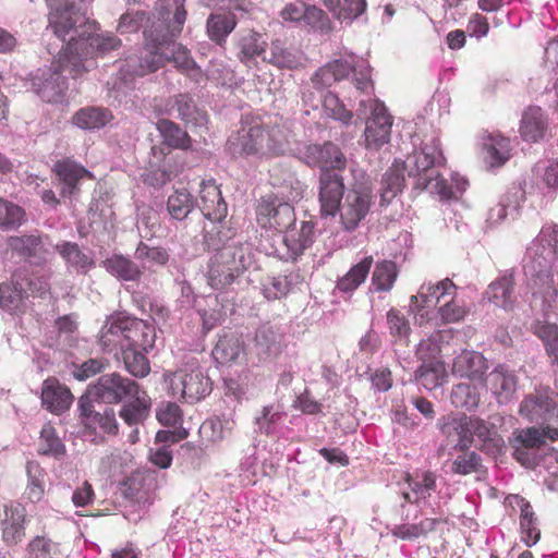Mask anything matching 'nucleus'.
Returning <instances> with one entry per match:
<instances>
[{
  "label": "nucleus",
  "instance_id": "61",
  "mask_svg": "<svg viewBox=\"0 0 558 558\" xmlns=\"http://www.w3.org/2000/svg\"><path fill=\"white\" fill-rule=\"evenodd\" d=\"M452 460L450 471L456 475H469L477 473L482 469V457L476 451H459Z\"/></svg>",
  "mask_w": 558,
  "mask_h": 558
},
{
  "label": "nucleus",
  "instance_id": "8",
  "mask_svg": "<svg viewBox=\"0 0 558 558\" xmlns=\"http://www.w3.org/2000/svg\"><path fill=\"white\" fill-rule=\"evenodd\" d=\"M337 209L342 228L347 232L354 231L360 222L368 215L373 201V185L371 180L360 172L354 174V181L347 189V193Z\"/></svg>",
  "mask_w": 558,
  "mask_h": 558
},
{
  "label": "nucleus",
  "instance_id": "7",
  "mask_svg": "<svg viewBox=\"0 0 558 558\" xmlns=\"http://www.w3.org/2000/svg\"><path fill=\"white\" fill-rule=\"evenodd\" d=\"M185 21L186 10L173 13L171 23L168 24V29L162 33L165 38L156 43L154 48L161 49L162 66L167 61L172 62L182 74L189 76L194 82H199L203 75L199 65L191 57L190 51L175 41V38L183 29Z\"/></svg>",
  "mask_w": 558,
  "mask_h": 558
},
{
  "label": "nucleus",
  "instance_id": "28",
  "mask_svg": "<svg viewBox=\"0 0 558 558\" xmlns=\"http://www.w3.org/2000/svg\"><path fill=\"white\" fill-rule=\"evenodd\" d=\"M328 65L335 72L338 82L352 74L356 89L366 92L372 87L371 66L364 60L356 61L354 57L350 56V60L335 59L328 62Z\"/></svg>",
  "mask_w": 558,
  "mask_h": 558
},
{
  "label": "nucleus",
  "instance_id": "22",
  "mask_svg": "<svg viewBox=\"0 0 558 558\" xmlns=\"http://www.w3.org/2000/svg\"><path fill=\"white\" fill-rule=\"evenodd\" d=\"M437 426L448 445H452L453 450L466 451L472 447L466 414L444 415L438 420Z\"/></svg>",
  "mask_w": 558,
  "mask_h": 558
},
{
  "label": "nucleus",
  "instance_id": "51",
  "mask_svg": "<svg viewBox=\"0 0 558 558\" xmlns=\"http://www.w3.org/2000/svg\"><path fill=\"white\" fill-rule=\"evenodd\" d=\"M520 529H521V537L522 541L526 544V546L531 547L535 545L539 537L541 531L537 527V518L532 509V506L524 498L520 499Z\"/></svg>",
  "mask_w": 558,
  "mask_h": 558
},
{
  "label": "nucleus",
  "instance_id": "57",
  "mask_svg": "<svg viewBox=\"0 0 558 558\" xmlns=\"http://www.w3.org/2000/svg\"><path fill=\"white\" fill-rule=\"evenodd\" d=\"M25 220L26 213L21 206L0 198V230H16L25 222Z\"/></svg>",
  "mask_w": 558,
  "mask_h": 558
},
{
  "label": "nucleus",
  "instance_id": "18",
  "mask_svg": "<svg viewBox=\"0 0 558 558\" xmlns=\"http://www.w3.org/2000/svg\"><path fill=\"white\" fill-rule=\"evenodd\" d=\"M170 387L174 396L180 392L185 402L195 403L210 393L213 384L208 375L201 367H196L190 372L177 373Z\"/></svg>",
  "mask_w": 558,
  "mask_h": 558
},
{
  "label": "nucleus",
  "instance_id": "3",
  "mask_svg": "<svg viewBox=\"0 0 558 558\" xmlns=\"http://www.w3.org/2000/svg\"><path fill=\"white\" fill-rule=\"evenodd\" d=\"M524 276L533 302L546 314L558 296V225H545L526 250Z\"/></svg>",
  "mask_w": 558,
  "mask_h": 558
},
{
  "label": "nucleus",
  "instance_id": "4",
  "mask_svg": "<svg viewBox=\"0 0 558 558\" xmlns=\"http://www.w3.org/2000/svg\"><path fill=\"white\" fill-rule=\"evenodd\" d=\"M155 341L154 323L124 313H117L108 317L99 336V344L108 353L118 348L151 350Z\"/></svg>",
  "mask_w": 558,
  "mask_h": 558
},
{
  "label": "nucleus",
  "instance_id": "23",
  "mask_svg": "<svg viewBox=\"0 0 558 558\" xmlns=\"http://www.w3.org/2000/svg\"><path fill=\"white\" fill-rule=\"evenodd\" d=\"M514 286V270L507 269L488 284L483 293V300L507 312L513 311L517 303Z\"/></svg>",
  "mask_w": 558,
  "mask_h": 558
},
{
  "label": "nucleus",
  "instance_id": "38",
  "mask_svg": "<svg viewBox=\"0 0 558 558\" xmlns=\"http://www.w3.org/2000/svg\"><path fill=\"white\" fill-rule=\"evenodd\" d=\"M28 292H25L14 272L9 281L0 284V308L9 314L23 312Z\"/></svg>",
  "mask_w": 558,
  "mask_h": 558
},
{
  "label": "nucleus",
  "instance_id": "36",
  "mask_svg": "<svg viewBox=\"0 0 558 558\" xmlns=\"http://www.w3.org/2000/svg\"><path fill=\"white\" fill-rule=\"evenodd\" d=\"M121 403L119 416L130 427L143 424L149 416L151 401L144 390H140L136 397H131Z\"/></svg>",
  "mask_w": 558,
  "mask_h": 558
},
{
  "label": "nucleus",
  "instance_id": "34",
  "mask_svg": "<svg viewBox=\"0 0 558 558\" xmlns=\"http://www.w3.org/2000/svg\"><path fill=\"white\" fill-rule=\"evenodd\" d=\"M263 61L278 69L295 70L303 65L304 57L298 48L276 39L270 44L269 57L264 56Z\"/></svg>",
  "mask_w": 558,
  "mask_h": 558
},
{
  "label": "nucleus",
  "instance_id": "64",
  "mask_svg": "<svg viewBox=\"0 0 558 558\" xmlns=\"http://www.w3.org/2000/svg\"><path fill=\"white\" fill-rule=\"evenodd\" d=\"M28 558H54L58 553V544L50 538L37 535L27 545Z\"/></svg>",
  "mask_w": 558,
  "mask_h": 558
},
{
  "label": "nucleus",
  "instance_id": "60",
  "mask_svg": "<svg viewBox=\"0 0 558 558\" xmlns=\"http://www.w3.org/2000/svg\"><path fill=\"white\" fill-rule=\"evenodd\" d=\"M492 167H500L510 158V140L500 135L489 136L484 144Z\"/></svg>",
  "mask_w": 558,
  "mask_h": 558
},
{
  "label": "nucleus",
  "instance_id": "43",
  "mask_svg": "<svg viewBox=\"0 0 558 558\" xmlns=\"http://www.w3.org/2000/svg\"><path fill=\"white\" fill-rule=\"evenodd\" d=\"M204 244L209 252L221 253L223 248L234 246L241 250H247L241 238L236 236L231 228L215 226L210 231L204 234Z\"/></svg>",
  "mask_w": 558,
  "mask_h": 558
},
{
  "label": "nucleus",
  "instance_id": "50",
  "mask_svg": "<svg viewBox=\"0 0 558 558\" xmlns=\"http://www.w3.org/2000/svg\"><path fill=\"white\" fill-rule=\"evenodd\" d=\"M417 384L422 385L427 390H433L439 387L445 378V365L440 360H430L422 362L414 373Z\"/></svg>",
  "mask_w": 558,
  "mask_h": 558
},
{
  "label": "nucleus",
  "instance_id": "54",
  "mask_svg": "<svg viewBox=\"0 0 558 558\" xmlns=\"http://www.w3.org/2000/svg\"><path fill=\"white\" fill-rule=\"evenodd\" d=\"M451 404L457 409L474 411L480 404V391L475 385L460 383L452 387L450 393Z\"/></svg>",
  "mask_w": 558,
  "mask_h": 558
},
{
  "label": "nucleus",
  "instance_id": "9",
  "mask_svg": "<svg viewBox=\"0 0 558 558\" xmlns=\"http://www.w3.org/2000/svg\"><path fill=\"white\" fill-rule=\"evenodd\" d=\"M251 264L247 250L234 246L216 253L208 262L207 281L216 290H223L236 282Z\"/></svg>",
  "mask_w": 558,
  "mask_h": 558
},
{
  "label": "nucleus",
  "instance_id": "40",
  "mask_svg": "<svg viewBox=\"0 0 558 558\" xmlns=\"http://www.w3.org/2000/svg\"><path fill=\"white\" fill-rule=\"evenodd\" d=\"M493 393L505 401H509L518 388L515 372L506 364H498L488 375Z\"/></svg>",
  "mask_w": 558,
  "mask_h": 558
},
{
  "label": "nucleus",
  "instance_id": "47",
  "mask_svg": "<svg viewBox=\"0 0 558 558\" xmlns=\"http://www.w3.org/2000/svg\"><path fill=\"white\" fill-rule=\"evenodd\" d=\"M546 118L539 107H530L524 111L520 125V133L524 141L538 142L545 135Z\"/></svg>",
  "mask_w": 558,
  "mask_h": 558
},
{
  "label": "nucleus",
  "instance_id": "33",
  "mask_svg": "<svg viewBox=\"0 0 558 558\" xmlns=\"http://www.w3.org/2000/svg\"><path fill=\"white\" fill-rule=\"evenodd\" d=\"M8 248L19 257L39 264L44 251V242L38 232L21 235H10L7 241Z\"/></svg>",
  "mask_w": 558,
  "mask_h": 558
},
{
  "label": "nucleus",
  "instance_id": "44",
  "mask_svg": "<svg viewBox=\"0 0 558 558\" xmlns=\"http://www.w3.org/2000/svg\"><path fill=\"white\" fill-rule=\"evenodd\" d=\"M236 24L238 20L234 13H210L206 21L207 35L210 40L219 46H223Z\"/></svg>",
  "mask_w": 558,
  "mask_h": 558
},
{
  "label": "nucleus",
  "instance_id": "17",
  "mask_svg": "<svg viewBox=\"0 0 558 558\" xmlns=\"http://www.w3.org/2000/svg\"><path fill=\"white\" fill-rule=\"evenodd\" d=\"M342 170H323L318 175V202L322 218H335L347 193Z\"/></svg>",
  "mask_w": 558,
  "mask_h": 558
},
{
  "label": "nucleus",
  "instance_id": "52",
  "mask_svg": "<svg viewBox=\"0 0 558 558\" xmlns=\"http://www.w3.org/2000/svg\"><path fill=\"white\" fill-rule=\"evenodd\" d=\"M134 257L146 270H153L155 266H166L170 259V255L165 247L149 246L141 241L134 252Z\"/></svg>",
  "mask_w": 558,
  "mask_h": 558
},
{
  "label": "nucleus",
  "instance_id": "62",
  "mask_svg": "<svg viewBox=\"0 0 558 558\" xmlns=\"http://www.w3.org/2000/svg\"><path fill=\"white\" fill-rule=\"evenodd\" d=\"M282 416L283 413L274 404L263 407L260 412L254 418L256 432L264 435L275 434L277 425L282 420Z\"/></svg>",
  "mask_w": 558,
  "mask_h": 558
},
{
  "label": "nucleus",
  "instance_id": "42",
  "mask_svg": "<svg viewBox=\"0 0 558 558\" xmlns=\"http://www.w3.org/2000/svg\"><path fill=\"white\" fill-rule=\"evenodd\" d=\"M162 143L172 149L189 150L192 148V138L178 123L169 119H159L156 122Z\"/></svg>",
  "mask_w": 558,
  "mask_h": 558
},
{
  "label": "nucleus",
  "instance_id": "20",
  "mask_svg": "<svg viewBox=\"0 0 558 558\" xmlns=\"http://www.w3.org/2000/svg\"><path fill=\"white\" fill-rule=\"evenodd\" d=\"M268 44L263 34L254 29H241L233 37L236 59L246 66L256 65L257 58L266 56Z\"/></svg>",
  "mask_w": 558,
  "mask_h": 558
},
{
  "label": "nucleus",
  "instance_id": "13",
  "mask_svg": "<svg viewBox=\"0 0 558 558\" xmlns=\"http://www.w3.org/2000/svg\"><path fill=\"white\" fill-rule=\"evenodd\" d=\"M316 223L313 220H303L289 227L281 233V246L276 248L277 256L284 262H298V259L315 243Z\"/></svg>",
  "mask_w": 558,
  "mask_h": 558
},
{
  "label": "nucleus",
  "instance_id": "63",
  "mask_svg": "<svg viewBox=\"0 0 558 558\" xmlns=\"http://www.w3.org/2000/svg\"><path fill=\"white\" fill-rule=\"evenodd\" d=\"M325 113L342 124H350L352 120V112L345 108L343 102L339 99L338 95L332 92H326L322 99Z\"/></svg>",
  "mask_w": 558,
  "mask_h": 558
},
{
  "label": "nucleus",
  "instance_id": "41",
  "mask_svg": "<svg viewBox=\"0 0 558 558\" xmlns=\"http://www.w3.org/2000/svg\"><path fill=\"white\" fill-rule=\"evenodd\" d=\"M114 356L122 362L124 368L136 378H144L150 372V364L146 356L149 350L135 348H118L114 350Z\"/></svg>",
  "mask_w": 558,
  "mask_h": 558
},
{
  "label": "nucleus",
  "instance_id": "1",
  "mask_svg": "<svg viewBox=\"0 0 558 558\" xmlns=\"http://www.w3.org/2000/svg\"><path fill=\"white\" fill-rule=\"evenodd\" d=\"M49 8V24L44 39L56 37L58 44H47L49 54H59L50 66L31 72L26 86L43 101L62 104L69 89L68 75L76 80L95 66L93 59L105 57L120 49L122 41L109 32H100L96 21L88 20L75 10L71 0H46Z\"/></svg>",
  "mask_w": 558,
  "mask_h": 558
},
{
  "label": "nucleus",
  "instance_id": "6",
  "mask_svg": "<svg viewBox=\"0 0 558 558\" xmlns=\"http://www.w3.org/2000/svg\"><path fill=\"white\" fill-rule=\"evenodd\" d=\"M158 15L154 12L141 8L129 7L120 16L117 31L120 34H132L140 29L143 31L144 43L146 47H154L156 43L162 40V33L168 29V24L173 17L172 10H168L156 2Z\"/></svg>",
  "mask_w": 558,
  "mask_h": 558
},
{
  "label": "nucleus",
  "instance_id": "56",
  "mask_svg": "<svg viewBox=\"0 0 558 558\" xmlns=\"http://www.w3.org/2000/svg\"><path fill=\"white\" fill-rule=\"evenodd\" d=\"M398 277L397 265L392 260L377 262L372 276V283L376 291L388 292L392 289Z\"/></svg>",
  "mask_w": 558,
  "mask_h": 558
},
{
  "label": "nucleus",
  "instance_id": "26",
  "mask_svg": "<svg viewBox=\"0 0 558 558\" xmlns=\"http://www.w3.org/2000/svg\"><path fill=\"white\" fill-rule=\"evenodd\" d=\"M489 368L487 359L474 350H462L452 362V374L473 381H483Z\"/></svg>",
  "mask_w": 558,
  "mask_h": 558
},
{
  "label": "nucleus",
  "instance_id": "46",
  "mask_svg": "<svg viewBox=\"0 0 558 558\" xmlns=\"http://www.w3.org/2000/svg\"><path fill=\"white\" fill-rule=\"evenodd\" d=\"M470 434L472 442L474 437L481 442L480 449L488 453L500 452L502 439L489 427V425L478 416H469Z\"/></svg>",
  "mask_w": 558,
  "mask_h": 558
},
{
  "label": "nucleus",
  "instance_id": "48",
  "mask_svg": "<svg viewBox=\"0 0 558 558\" xmlns=\"http://www.w3.org/2000/svg\"><path fill=\"white\" fill-rule=\"evenodd\" d=\"M446 296H438L433 293L429 296L426 289L421 287L416 295L411 296L410 308L414 313L416 323L423 325L426 322L434 319V310L441 299Z\"/></svg>",
  "mask_w": 558,
  "mask_h": 558
},
{
  "label": "nucleus",
  "instance_id": "55",
  "mask_svg": "<svg viewBox=\"0 0 558 558\" xmlns=\"http://www.w3.org/2000/svg\"><path fill=\"white\" fill-rule=\"evenodd\" d=\"M325 5L335 13L341 22L350 24L366 10V0H324Z\"/></svg>",
  "mask_w": 558,
  "mask_h": 558
},
{
  "label": "nucleus",
  "instance_id": "32",
  "mask_svg": "<svg viewBox=\"0 0 558 558\" xmlns=\"http://www.w3.org/2000/svg\"><path fill=\"white\" fill-rule=\"evenodd\" d=\"M214 360L221 365L238 362L244 356V341L242 337L231 330H223L213 349Z\"/></svg>",
  "mask_w": 558,
  "mask_h": 558
},
{
  "label": "nucleus",
  "instance_id": "16",
  "mask_svg": "<svg viewBox=\"0 0 558 558\" xmlns=\"http://www.w3.org/2000/svg\"><path fill=\"white\" fill-rule=\"evenodd\" d=\"M51 172L54 175V184L60 189L62 198L77 199L81 194V185L85 179H94L93 173L84 166L71 158L57 160Z\"/></svg>",
  "mask_w": 558,
  "mask_h": 558
},
{
  "label": "nucleus",
  "instance_id": "59",
  "mask_svg": "<svg viewBox=\"0 0 558 558\" xmlns=\"http://www.w3.org/2000/svg\"><path fill=\"white\" fill-rule=\"evenodd\" d=\"M109 366V361L105 357H90L82 362H72L70 374L78 381H85L88 378L102 373Z\"/></svg>",
  "mask_w": 558,
  "mask_h": 558
},
{
  "label": "nucleus",
  "instance_id": "24",
  "mask_svg": "<svg viewBox=\"0 0 558 558\" xmlns=\"http://www.w3.org/2000/svg\"><path fill=\"white\" fill-rule=\"evenodd\" d=\"M29 522L26 509L21 504H11L4 508V518L1 520V539L8 547L23 542L25 525Z\"/></svg>",
  "mask_w": 558,
  "mask_h": 558
},
{
  "label": "nucleus",
  "instance_id": "10",
  "mask_svg": "<svg viewBox=\"0 0 558 558\" xmlns=\"http://www.w3.org/2000/svg\"><path fill=\"white\" fill-rule=\"evenodd\" d=\"M142 390L138 383L122 376L118 372L102 374L96 381L89 384L83 396L96 401L98 405L118 404L126 401Z\"/></svg>",
  "mask_w": 558,
  "mask_h": 558
},
{
  "label": "nucleus",
  "instance_id": "45",
  "mask_svg": "<svg viewBox=\"0 0 558 558\" xmlns=\"http://www.w3.org/2000/svg\"><path fill=\"white\" fill-rule=\"evenodd\" d=\"M113 119L112 112L105 107L87 106L73 116V124L82 130H99Z\"/></svg>",
  "mask_w": 558,
  "mask_h": 558
},
{
  "label": "nucleus",
  "instance_id": "31",
  "mask_svg": "<svg viewBox=\"0 0 558 558\" xmlns=\"http://www.w3.org/2000/svg\"><path fill=\"white\" fill-rule=\"evenodd\" d=\"M56 251L69 271L87 275L96 266L93 254L85 253L75 242L62 241L56 245Z\"/></svg>",
  "mask_w": 558,
  "mask_h": 558
},
{
  "label": "nucleus",
  "instance_id": "2",
  "mask_svg": "<svg viewBox=\"0 0 558 558\" xmlns=\"http://www.w3.org/2000/svg\"><path fill=\"white\" fill-rule=\"evenodd\" d=\"M445 156L438 140L424 143L420 150L408 156L405 160L396 159L381 177L380 206H388L404 189L405 172L414 180L413 189L428 190L437 194L441 201H449L453 191L444 180L439 179L436 166L444 162Z\"/></svg>",
  "mask_w": 558,
  "mask_h": 558
},
{
  "label": "nucleus",
  "instance_id": "37",
  "mask_svg": "<svg viewBox=\"0 0 558 558\" xmlns=\"http://www.w3.org/2000/svg\"><path fill=\"white\" fill-rule=\"evenodd\" d=\"M523 201L524 191L519 186H512L500 197L499 203L489 209L486 222L493 227L509 215L514 218Z\"/></svg>",
  "mask_w": 558,
  "mask_h": 558
},
{
  "label": "nucleus",
  "instance_id": "27",
  "mask_svg": "<svg viewBox=\"0 0 558 558\" xmlns=\"http://www.w3.org/2000/svg\"><path fill=\"white\" fill-rule=\"evenodd\" d=\"M102 267L111 277L120 282L138 283L144 276V266L129 255L114 253L100 262Z\"/></svg>",
  "mask_w": 558,
  "mask_h": 558
},
{
  "label": "nucleus",
  "instance_id": "53",
  "mask_svg": "<svg viewBox=\"0 0 558 558\" xmlns=\"http://www.w3.org/2000/svg\"><path fill=\"white\" fill-rule=\"evenodd\" d=\"M372 265L373 257L365 256L361 262L353 265L350 270L337 281V288L345 293L354 291L365 281Z\"/></svg>",
  "mask_w": 558,
  "mask_h": 558
},
{
  "label": "nucleus",
  "instance_id": "29",
  "mask_svg": "<svg viewBox=\"0 0 558 558\" xmlns=\"http://www.w3.org/2000/svg\"><path fill=\"white\" fill-rule=\"evenodd\" d=\"M199 198L201 202H197L196 208L201 210L204 218L213 222H221L227 217L228 205L214 181L203 182Z\"/></svg>",
  "mask_w": 558,
  "mask_h": 558
},
{
  "label": "nucleus",
  "instance_id": "15",
  "mask_svg": "<svg viewBox=\"0 0 558 558\" xmlns=\"http://www.w3.org/2000/svg\"><path fill=\"white\" fill-rule=\"evenodd\" d=\"M296 157L311 168L323 170H343L347 158L340 147L327 141L323 144H305L298 148Z\"/></svg>",
  "mask_w": 558,
  "mask_h": 558
},
{
  "label": "nucleus",
  "instance_id": "14",
  "mask_svg": "<svg viewBox=\"0 0 558 558\" xmlns=\"http://www.w3.org/2000/svg\"><path fill=\"white\" fill-rule=\"evenodd\" d=\"M256 219L260 227L275 229L280 234L296 222L294 207L274 194L260 197Z\"/></svg>",
  "mask_w": 558,
  "mask_h": 558
},
{
  "label": "nucleus",
  "instance_id": "39",
  "mask_svg": "<svg viewBox=\"0 0 558 558\" xmlns=\"http://www.w3.org/2000/svg\"><path fill=\"white\" fill-rule=\"evenodd\" d=\"M404 481L414 496L413 501L416 506L425 504L437 489V475L429 470L407 473Z\"/></svg>",
  "mask_w": 558,
  "mask_h": 558
},
{
  "label": "nucleus",
  "instance_id": "12",
  "mask_svg": "<svg viewBox=\"0 0 558 558\" xmlns=\"http://www.w3.org/2000/svg\"><path fill=\"white\" fill-rule=\"evenodd\" d=\"M519 413L529 422L544 426L558 418V392L548 386H539L526 395Z\"/></svg>",
  "mask_w": 558,
  "mask_h": 558
},
{
  "label": "nucleus",
  "instance_id": "30",
  "mask_svg": "<svg viewBox=\"0 0 558 558\" xmlns=\"http://www.w3.org/2000/svg\"><path fill=\"white\" fill-rule=\"evenodd\" d=\"M168 112L180 119L186 126H201L207 122V113L199 109L189 93H180L169 98Z\"/></svg>",
  "mask_w": 558,
  "mask_h": 558
},
{
  "label": "nucleus",
  "instance_id": "21",
  "mask_svg": "<svg viewBox=\"0 0 558 558\" xmlns=\"http://www.w3.org/2000/svg\"><path fill=\"white\" fill-rule=\"evenodd\" d=\"M392 118L384 104L375 102L364 131L366 148L378 150L389 143Z\"/></svg>",
  "mask_w": 558,
  "mask_h": 558
},
{
  "label": "nucleus",
  "instance_id": "35",
  "mask_svg": "<svg viewBox=\"0 0 558 558\" xmlns=\"http://www.w3.org/2000/svg\"><path fill=\"white\" fill-rule=\"evenodd\" d=\"M73 396L69 388L61 385L56 378H48L43 384L41 402L47 410L53 413H62L68 410Z\"/></svg>",
  "mask_w": 558,
  "mask_h": 558
},
{
  "label": "nucleus",
  "instance_id": "19",
  "mask_svg": "<svg viewBox=\"0 0 558 558\" xmlns=\"http://www.w3.org/2000/svg\"><path fill=\"white\" fill-rule=\"evenodd\" d=\"M160 68H162L161 49L145 46V50L140 54L130 56L123 61L119 72V78L128 84L131 83L134 77L145 76L156 72Z\"/></svg>",
  "mask_w": 558,
  "mask_h": 558
},
{
  "label": "nucleus",
  "instance_id": "25",
  "mask_svg": "<svg viewBox=\"0 0 558 558\" xmlns=\"http://www.w3.org/2000/svg\"><path fill=\"white\" fill-rule=\"evenodd\" d=\"M283 335L277 326L269 323L260 325L254 337V353L259 362L276 359L282 350Z\"/></svg>",
  "mask_w": 558,
  "mask_h": 558
},
{
  "label": "nucleus",
  "instance_id": "58",
  "mask_svg": "<svg viewBox=\"0 0 558 558\" xmlns=\"http://www.w3.org/2000/svg\"><path fill=\"white\" fill-rule=\"evenodd\" d=\"M532 331L543 341L547 354L558 365V326L537 320L533 323Z\"/></svg>",
  "mask_w": 558,
  "mask_h": 558
},
{
  "label": "nucleus",
  "instance_id": "5",
  "mask_svg": "<svg viewBox=\"0 0 558 558\" xmlns=\"http://www.w3.org/2000/svg\"><path fill=\"white\" fill-rule=\"evenodd\" d=\"M227 147L232 156L264 158L283 154L286 143L279 130H266L254 124L231 135Z\"/></svg>",
  "mask_w": 558,
  "mask_h": 558
},
{
  "label": "nucleus",
  "instance_id": "49",
  "mask_svg": "<svg viewBox=\"0 0 558 558\" xmlns=\"http://www.w3.org/2000/svg\"><path fill=\"white\" fill-rule=\"evenodd\" d=\"M197 206V199L186 190H175L169 195L167 210L174 220L182 221L192 214Z\"/></svg>",
  "mask_w": 558,
  "mask_h": 558
},
{
  "label": "nucleus",
  "instance_id": "11",
  "mask_svg": "<svg viewBox=\"0 0 558 558\" xmlns=\"http://www.w3.org/2000/svg\"><path fill=\"white\" fill-rule=\"evenodd\" d=\"M95 403L96 401L88 399V396H81L77 401V410L85 434L93 435L92 440L98 444L104 441V437L97 435V428L104 434L116 436L119 433V424L113 408L100 404L101 409H96Z\"/></svg>",
  "mask_w": 558,
  "mask_h": 558
}]
</instances>
